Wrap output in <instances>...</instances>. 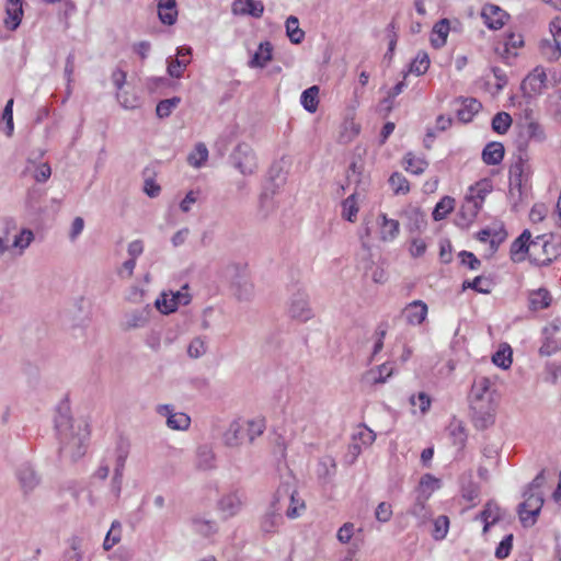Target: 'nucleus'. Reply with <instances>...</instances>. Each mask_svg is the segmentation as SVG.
<instances>
[{
    "label": "nucleus",
    "instance_id": "nucleus-53",
    "mask_svg": "<svg viewBox=\"0 0 561 561\" xmlns=\"http://www.w3.org/2000/svg\"><path fill=\"white\" fill-rule=\"evenodd\" d=\"M389 184L396 194H407L410 191L408 180L399 172L391 174Z\"/></svg>",
    "mask_w": 561,
    "mask_h": 561
},
{
    "label": "nucleus",
    "instance_id": "nucleus-43",
    "mask_svg": "<svg viewBox=\"0 0 561 561\" xmlns=\"http://www.w3.org/2000/svg\"><path fill=\"white\" fill-rule=\"evenodd\" d=\"M192 525L194 530L204 537H209L217 531V525L214 520L196 517L192 519Z\"/></svg>",
    "mask_w": 561,
    "mask_h": 561
},
{
    "label": "nucleus",
    "instance_id": "nucleus-5",
    "mask_svg": "<svg viewBox=\"0 0 561 561\" xmlns=\"http://www.w3.org/2000/svg\"><path fill=\"white\" fill-rule=\"evenodd\" d=\"M523 496L525 500L518 505V515L525 527L533 526L543 505V494L526 490Z\"/></svg>",
    "mask_w": 561,
    "mask_h": 561
},
{
    "label": "nucleus",
    "instance_id": "nucleus-25",
    "mask_svg": "<svg viewBox=\"0 0 561 561\" xmlns=\"http://www.w3.org/2000/svg\"><path fill=\"white\" fill-rule=\"evenodd\" d=\"M484 397H495V390L492 389V381L490 378L479 376L473 380L471 391L469 394V400L481 399Z\"/></svg>",
    "mask_w": 561,
    "mask_h": 561
},
{
    "label": "nucleus",
    "instance_id": "nucleus-60",
    "mask_svg": "<svg viewBox=\"0 0 561 561\" xmlns=\"http://www.w3.org/2000/svg\"><path fill=\"white\" fill-rule=\"evenodd\" d=\"M207 351L206 342L202 337H195L187 347V354L192 358H199Z\"/></svg>",
    "mask_w": 561,
    "mask_h": 561
},
{
    "label": "nucleus",
    "instance_id": "nucleus-57",
    "mask_svg": "<svg viewBox=\"0 0 561 561\" xmlns=\"http://www.w3.org/2000/svg\"><path fill=\"white\" fill-rule=\"evenodd\" d=\"M409 402L412 407H419L420 412L425 414L428 412L431 408V397L426 392H419L417 394H412L409 398Z\"/></svg>",
    "mask_w": 561,
    "mask_h": 561
},
{
    "label": "nucleus",
    "instance_id": "nucleus-56",
    "mask_svg": "<svg viewBox=\"0 0 561 561\" xmlns=\"http://www.w3.org/2000/svg\"><path fill=\"white\" fill-rule=\"evenodd\" d=\"M461 495L466 501L474 505L476 500H478L480 495V486L474 481L469 479L461 485Z\"/></svg>",
    "mask_w": 561,
    "mask_h": 561
},
{
    "label": "nucleus",
    "instance_id": "nucleus-47",
    "mask_svg": "<svg viewBox=\"0 0 561 561\" xmlns=\"http://www.w3.org/2000/svg\"><path fill=\"white\" fill-rule=\"evenodd\" d=\"M462 288L463 289L471 288L481 294H490L491 293V282L483 276H477L472 280H465L462 284Z\"/></svg>",
    "mask_w": 561,
    "mask_h": 561
},
{
    "label": "nucleus",
    "instance_id": "nucleus-31",
    "mask_svg": "<svg viewBox=\"0 0 561 561\" xmlns=\"http://www.w3.org/2000/svg\"><path fill=\"white\" fill-rule=\"evenodd\" d=\"M481 106V103L476 99H465L461 103V107L457 110V118L461 123H469L480 111Z\"/></svg>",
    "mask_w": 561,
    "mask_h": 561
},
{
    "label": "nucleus",
    "instance_id": "nucleus-42",
    "mask_svg": "<svg viewBox=\"0 0 561 561\" xmlns=\"http://www.w3.org/2000/svg\"><path fill=\"white\" fill-rule=\"evenodd\" d=\"M26 171H28L34 180L38 183L46 182L51 174V169L48 163H30V165L26 168Z\"/></svg>",
    "mask_w": 561,
    "mask_h": 561
},
{
    "label": "nucleus",
    "instance_id": "nucleus-35",
    "mask_svg": "<svg viewBox=\"0 0 561 561\" xmlns=\"http://www.w3.org/2000/svg\"><path fill=\"white\" fill-rule=\"evenodd\" d=\"M301 105L309 113H314L319 105V87L312 85L306 89L300 98Z\"/></svg>",
    "mask_w": 561,
    "mask_h": 561
},
{
    "label": "nucleus",
    "instance_id": "nucleus-9",
    "mask_svg": "<svg viewBox=\"0 0 561 561\" xmlns=\"http://www.w3.org/2000/svg\"><path fill=\"white\" fill-rule=\"evenodd\" d=\"M287 312L295 321L307 322L310 320L313 317V311L308 295L301 290L293 294L288 301Z\"/></svg>",
    "mask_w": 561,
    "mask_h": 561
},
{
    "label": "nucleus",
    "instance_id": "nucleus-45",
    "mask_svg": "<svg viewBox=\"0 0 561 561\" xmlns=\"http://www.w3.org/2000/svg\"><path fill=\"white\" fill-rule=\"evenodd\" d=\"M512 125V117L506 112H499L492 118V129L497 134H505Z\"/></svg>",
    "mask_w": 561,
    "mask_h": 561
},
{
    "label": "nucleus",
    "instance_id": "nucleus-64",
    "mask_svg": "<svg viewBox=\"0 0 561 561\" xmlns=\"http://www.w3.org/2000/svg\"><path fill=\"white\" fill-rule=\"evenodd\" d=\"M513 535L510 534L503 538V540L499 543V546L495 549V557L497 559H505L508 557L512 547H513Z\"/></svg>",
    "mask_w": 561,
    "mask_h": 561
},
{
    "label": "nucleus",
    "instance_id": "nucleus-54",
    "mask_svg": "<svg viewBox=\"0 0 561 561\" xmlns=\"http://www.w3.org/2000/svg\"><path fill=\"white\" fill-rule=\"evenodd\" d=\"M181 99L178 96L165 99L157 104L156 113L160 118L168 117L172 111L179 105Z\"/></svg>",
    "mask_w": 561,
    "mask_h": 561
},
{
    "label": "nucleus",
    "instance_id": "nucleus-6",
    "mask_svg": "<svg viewBox=\"0 0 561 561\" xmlns=\"http://www.w3.org/2000/svg\"><path fill=\"white\" fill-rule=\"evenodd\" d=\"M510 194L512 196L515 193L518 197H522L524 193V186L526 185L530 175V165L528 160L519 154L516 161L510 167Z\"/></svg>",
    "mask_w": 561,
    "mask_h": 561
},
{
    "label": "nucleus",
    "instance_id": "nucleus-55",
    "mask_svg": "<svg viewBox=\"0 0 561 561\" xmlns=\"http://www.w3.org/2000/svg\"><path fill=\"white\" fill-rule=\"evenodd\" d=\"M116 99L118 103L127 110H134L139 107L140 105L139 98L136 94L130 93L128 91L116 92Z\"/></svg>",
    "mask_w": 561,
    "mask_h": 561
},
{
    "label": "nucleus",
    "instance_id": "nucleus-33",
    "mask_svg": "<svg viewBox=\"0 0 561 561\" xmlns=\"http://www.w3.org/2000/svg\"><path fill=\"white\" fill-rule=\"evenodd\" d=\"M394 373V364L393 363H383L378 366L376 369H371L367 373L366 377L373 383H383L386 382Z\"/></svg>",
    "mask_w": 561,
    "mask_h": 561
},
{
    "label": "nucleus",
    "instance_id": "nucleus-37",
    "mask_svg": "<svg viewBox=\"0 0 561 561\" xmlns=\"http://www.w3.org/2000/svg\"><path fill=\"white\" fill-rule=\"evenodd\" d=\"M286 34L293 44H300L305 38V32L299 27V21L294 15L286 20Z\"/></svg>",
    "mask_w": 561,
    "mask_h": 561
},
{
    "label": "nucleus",
    "instance_id": "nucleus-2",
    "mask_svg": "<svg viewBox=\"0 0 561 561\" xmlns=\"http://www.w3.org/2000/svg\"><path fill=\"white\" fill-rule=\"evenodd\" d=\"M561 255V239L554 236H537L531 240L529 260L536 265L547 266Z\"/></svg>",
    "mask_w": 561,
    "mask_h": 561
},
{
    "label": "nucleus",
    "instance_id": "nucleus-8",
    "mask_svg": "<svg viewBox=\"0 0 561 561\" xmlns=\"http://www.w3.org/2000/svg\"><path fill=\"white\" fill-rule=\"evenodd\" d=\"M492 191V184L489 180H482L470 186L466 195V202L462 208L472 217H476L482 208L485 196Z\"/></svg>",
    "mask_w": 561,
    "mask_h": 561
},
{
    "label": "nucleus",
    "instance_id": "nucleus-52",
    "mask_svg": "<svg viewBox=\"0 0 561 561\" xmlns=\"http://www.w3.org/2000/svg\"><path fill=\"white\" fill-rule=\"evenodd\" d=\"M430 58L426 53H419L410 65V72L421 76L427 71Z\"/></svg>",
    "mask_w": 561,
    "mask_h": 561
},
{
    "label": "nucleus",
    "instance_id": "nucleus-41",
    "mask_svg": "<svg viewBox=\"0 0 561 561\" xmlns=\"http://www.w3.org/2000/svg\"><path fill=\"white\" fill-rule=\"evenodd\" d=\"M455 199L445 196L435 206L433 210V219L439 221L444 219L454 209Z\"/></svg>",
    "mask_w": 561,
    "mask_h": 561
},
{
    "label": "nucleus",
    "instance_id": "nucleus-30",
    "mask_svg": "<svg viewBox=\"0 0 561 561\" xmlns=\"http://www.w3.org/2000/svg\"><path fill=\"white\" fill-rule=\"evenodd\" d=\"M196 467L204 471L211 470L216 467V457L209 446L203 445L198 447L196 451Z\"/></svg>",
    "mask_w": 561,
    "mask_h": 561
},
{
    "label": "nucleus",
    "instance_id": "nucleus-22",
    "mask_svg": "<svg viewBox=\"0 0 561 561\" xmlns=\"http://www.w3.org/2000/svg\"><path fill=\"white\" fill-rule=\"evenodd\" d=\"M379 225L380 239L385 242L392 241L400 231V224L396 219H390L386 214H379L377 218Z\"/></svg>",
    "mask_w": 561,
    "mask_h": 561
},
{
    "label": "nucleus",
    "instance_id": "nucleus-15",
    "mask_svg": "<svg viewBox=\"0 0 561 561\" xmlns=\"http://www.w3.org/2000/svg\"><path fill=\"white\" fill-rule=\"evenodd\" d=\"M428 308L423 300H414L405 306L402 314L411 325H420L427 317Z\"/></svg>",
    "mask_w": 561,
    "mask_h": 561
},
{
    "label": "nucleus",
    "instance_id": "nucleus-38",
    "mask_svg": "<svg viewBox=\"0 0 561 561\" xmlns=\"http://www.w3.org/2000/svg\"><path fill=\"white\" fill-rule=\"evenodd\" d=\"M122 524L118 520H114L111 525L110 530L107 531L103 548L104 550L108 551L111 550L115 545H117L121 541L122 538Z\"/></svg>",
    "mask_w": 561,
    "mask_h": 561
},
{
    "label": "nucleus",
    "instance_id": "nucleus-63",
    "mask_svg": "<svg viewBox=\"0 0 561 561\" xmlns=\"http://www.w3.org/2000/svg\"><path fill=\"white\" fill-rule=\"evenodd\" d=\"M128 447L124 444H119L117 447V457H116V467L114 470V474L116 476H123L125 462L128 457Z\"/></svg>",
    "mask_w": 561,
    "mask_h": 561
},
{
    "label": "nucleus",
    "instance_id": "nucleus-40",
    "mask_svg": "<svg viewBox=\"0 0 561 561\" xmlns=\"http://www.w3.org/2000/svg\"><path fill=\"white\" fill-rule=\"evenodd\" d=\"M342 208V217L350 222H354L358 213V205L355 193L343 201Z\"/></svg>",
    "mask_w": 561,
    "mask_h": 561
},
{
    "label": "nucleus",
    "instance_id": "nucleus-4",
    "mask_svg": "<svg viewBox=\"0 0 561 561\" xmlns=\"http://www.w3.org/2000/svg\"><path fill=\"white\" fill-rule=\"evenodd\" d=\"M274 505H283L288 502L286 516L290 519L297 518L305 511V502L298 496L297 491L288 483L283 482L276 490L274 496Z\"/></svg>",
    "mask_w": 561,
    "mask_h": 561
},
{
    "label": "nucleus",
    "instance_id": "nucleus-34",
    "mask_svg": "<svg viewBox=\"0 0 561 561\" xmlns=\"http://www.w3.org/2000/svg\"><path fill=\"white\" fill-rule=\"evenodd\" d=\"M539 50L542 57L549 61L558 60L561 57V44L553 39H541Z\"/></svg>",
    "mask_w": 561,
    "mask_h": 561
},
{
    "label": "nucleus",
    "instance_id": "nucleus-21",
    "mask_svg": "<svg viewBox=\"0 0 561 561\" xmlns=\"http://www.w3.org/2000/svg\"><path fill=\"white\" fill-rule=\"evenodd\" d=\"M234 297L239 301H250L254 297V285L245 275H238L232 283Z\"/></svg>",
    "mask_w": 561,
    "mask_h": 561
},
{
    "label": "nucleus",
    "instance_id": "nucleus-51",
    "mask_svg": "<svg viewBox=\"0 0 561 561\" xmlns=\"http://www.w3.org/2000/svg\"><path fill=\"white\" fill-rule=\"evenodd\" d=\"M561 348V339L553 336V334H546V340L539 348L542 356H550Z\"/></svg>",
    "mask_w": 561,
    "mask_h": 561
},
{
    "label": "nucleus",
    "instance_id": "nucleus-59",
    "mask_svg": "<svg viewBox=\"0 0 561 561\" xmlns=\"http://www.w3.org/2000/svg\"><path fill=\"white\" fill-rule=\"evenodd\" d=\"M34 240V233L30 229H23L21 232L14 237L12 247L19 249L23 252Z\"/></svg>",
    "mask_w": 561,
    "mask_h": 561
},
{
    "label": "nucleus",
    "instance_id": "nucleus-46",
    "mask_svg": "<svg viewBox=\"0 0 561 561\" xmlns=\"http://www.w3.org/2000/svg\"><path fill=\"white\" fill-rule=\"evenodd\" d=\"M433 526V538L435 540H443L447 536L449 529V518L446 515H439L434 519Z\"/></svg>",
    "mask_w": 561,
    "mask_h": 561
},
{
    "label": "nucleus",
    "instance_id": "nucleus-12",
    "mask_svg": "<svg viewBox=\"0 0 561 561\" xmlns=\"http://www.w3.org/2000/svg\"><path fill=\"white\" fill-rule=\"evenodd\" d=\"M481 18L490 30L502 28L510 15L495 4H485L481 11Z\"/></svg>",
    "mask_w": 561,
    "mask_h": 561
},
{
    "label": "nucleus",
    "instance_id": "nucleus-3",
    "mask_svg": "<svg viewBox=\"0 0 561 561\" xmlns=\"http://www.w3.org/2000/svg\"><path fill=\"white\" fill-rule=\"evenodd\" d=\"M471 420L479 430L491 426L495 420L496 401L495 397L470 399Z\"/></svg>",
    "mask_w": 561,
    "mask_h": 561
},
{
    "label": "nucleus",
    "instance_id": "nucleus-7",
    "mask_svg": "<svg viewBox=\"0 0 561 561\" xmlns=\"http://www.w3.org/2000/svg\"><path fill=\"white\" fill-rule=\"evenodd\" d=\"M231 162L236 169L243 175H251L257 169L256 156L248 144H239L230 156Z\"/></svg>",
    "mask_w": 561,
    "mask_h": 561
},
{
    "label": "nucleus",
    "instance_id": "nucleus-11",
    "mask_svg": "<svg viewBox=\"0 0 561 561\" xmlns=\"http://www.w3.org/2000/svg\"><path fill=\"white\" fill-rule=\"evenodd\" d=\"M243 502V495L238 491H232L218 500L217 508L225 518H230L241 511Z\"/></svg>",
    "mask_w": 561,
    "mask_h": 561
},
{
    "label": "nucleus",
    "instance_id": "nucleus-17",
    "mask_svg": "<svg viewBox=\"0 0 561 561\" xmlns=\"http://www.w3.org/2000/svg\"><path fill=\"white\" fill-rule=\"evenodd\" d=\"M531 250V233L525 229L518 238H516L510 249L511 259L513 262H522L525 260L526 253Z\"/></svg>",
    "mask_w": 561,
    "mask_h": 561
},
{
    "label": "nucleus",
    "instance_id": "nucleus-39",
    "mask_svg": "<svg viewBox=\"0 0 561 561\" xmlns=\"http://www.w3.org/2000/svg\"><path fill=\"white\" fill-rule=\"evenodd\" d=\"M449 32V21L443 19L438 21L433 28V33L437 35V38H432V45L439 48L445 45Z\"/></svg>",
    "mask_w": 561,
    "mask_h": 561
},
{
    "label": "nucleus",
    "instance_id": "nucleus-48",
    "mask_svg": "<svg viewBox=\"0 0 561 561\" xmlns=\"http://www.w3.org/2000/svg\"><path fill=\"white\" fill-rule=\"evenodd\" d=\"M208 158V150L207 147L199 142L196 145L194 151L190 153L187 161L191 165L195 168H199L206 162Z\"/></svg>",
    "mask_w": 561,
    "mask_h": 561
},
{
    "label": "nucleus",
    "instance_id": "nucleus-28",
    "mask_svg": "<svg viewBox=\"0 0 561 561\" xmlns=\"http://www.w3.org/2000/svg\"><path fill=\"white\" fill-rule=\"evenodd\" d=\"M273 47L270 42H264L259 45L257 50L249 61L251 68H264L268 61L272 60Z\"/></svg>",
    "mask_w": 561,
    "mask_h": 561
},
{
    "label": "nucleus",
    "instance_id": "nucleus-10",
    "mask_svg": "<svg viewBox=\"0 0 561 561\" xmlns=\"http://www.w3.org/2000/svg\"><path fill=\"white\" fill-rule=\"evenodd\" d=\"M188 286L184 285L182 290H178L175 293H162L159 298H157L154 305L156 308L164 314H169L174 312L179 306H186L191 301V296L184 291L187 290Z\"/></svg>",
    "mask_w": 561,
    "mask_h": 561
},
{
    "label": "nucleus",
    "instance_id": "nucleus-62",
    "mask_svg": "<svg viewBox=\"0 0 561 561\" xmlns=\"http://www.w3.org/2000/svg\"><path fill=\"white\" fill-rule=\"evenodd\" d=\"M492 362L501 367V368H508L512 364V352L510 348L507 350H499L493 356Z\"/></svg>",
    "mask_w": 561,
    "mask_h": 561
},
{
    "label": "nucleus",
    "instance_id": "nucleus-16",
    "mask_svg": "<svg viewBox=\"0 0 561 561\" xmlns=\"http://www.w3.org/2000/svg\"><path fill=\"white\" fill-rule=\"evenodd\" d=\"M231 11L234 15H251L261 18L264 12V4L260 0H233Z\"/></svg>",
    "mask_w": 561,
    "mask_h": 561
},
{
    "label": "nucleus",
    "instance_id": "nucleus-32",
    "mask_svg": "<svg viewBox=\"0 0 561 561\" xmlns=\"http://www.w3.org/2000/svg\"><path fill=\"white\" fill-rule=\"evenodd\" d=\"M150 310L144 308L136 310L125 316L124 328L127 330L144 328L149 321Z\"/></svg>",
    "mask_w": 561,
    "mask_h": 561
},
{
    "label": "nucleus",
    "instance_id": "nucleus-18",
    "mask_svg": "<svg viewBox=\"0 0 561 561\" xmlns=\"http://www.w3.org/2000/svg\"><path fill=\"white\" fill-rule=\"evenodd\" d=\"M547 75L543 68L537 67L529 73L522 83V89L526 93H540L546 87Z\"/></svg>",
    "mask_w": 561,
    "mask_h": 561
},
{
    "label": "nucleus",
    "instance_id": "nucleus-13",
    "mask_svg": "<svg viewBox=\"0 0 561 561\" xmlns=\"http://www.w3.org/2000/svg\"><path fill=\"white\" fill-rule=\"evenodd\" d=\"M16 478L24 494L32 492L41 482L38 474L28 463H23L18 468Z\"/></svg>",
    "mask_w": 561,
    "mask_h": 561
},
{
    "label": "nucleus",
    "instance_id": "nucleus-26",
    "mask_svg": "<svg viewBox=\"0 0 561 561\" xmlns=\"http://www.w3.org/2000/svg\"><path fill=\"white\" fill-rule=\"evenodd\" d=\"M190 47H180L178 49V58L171 60L168 65V73L173 78H180L183 75V71L190 64V59H185V56L191 55Z\"/></svg>",
    "mask_w": 561,
    "mask_h": 561
},
{
    "label": "nucleus",
    "instance_id": "nucleus-24",
    "mask_svg": "<svg viewBox=\"0 0 561 561\" xmlns=\"http://www.w3.org/2000/svg\"><path fill=\"white\" fill-rule=\"evenodd\" d=\"M524 46V38L522 34L518 33H508L505 36V42L503 48H496L497 53L505 60H510L517 56L516 49Z\"/></svg>",
    "mask_w": 561,
    "mask_h": 561
},
{
    "label": "nucleus",
    "instance_id": "nucleus-23",
    "mask_svg": "<svg viewBox=\"0 0 561 561\" xmlns=\"http://www.w3.org/2000/svg\"><path fill=\"white\" fill-rule=\"evenodd\" d=\"M245 440H248L245 436V427L243 423L238 421L232 422L224 434V442L228 447H238Z\"/></svg>",
    "mask_w": 561,
    "mask_h": 561
},
{
    "label": "nucleus",
    "instance_id": "nucleus-36",
    "mask_svg": "<svg viewBox=\"0 0 561 561\" xmlns=\"http://www.w3.org/2000/svg\"><path fill=\"white\" fill-rule=\"evenodd\" d=\"M403 161L405 170L415 175L422 174L428 165V162L424 158L416 157L412 152H408Z\"/></svg>",
    "mask_w": 561,
    "mask_h": 561
},
{
    "label": "nucleus",
    "instance_id": "nucleus-20",
    "mask_svg": "<svg viewBox=\"0 0 561 561\" xmlns=\"http://www.w3.org/2000/svg\"><path fill=\"white\" fill-rule=\"evenodd\" d=\"M428 496L417 495L408 513L416 518L417 526H424L432 517L431 507L427 505Z\"/></svg>",
    "mask_w": 561,
    "mask_h": 561
},
{
    "label": "nucleus",
    "instance_id": "nucleus-49",
    "mask_svg": "<svg viewBox=\"0 0 561 561\" xmlns=\"http://www.w3.org/2000/svg\"><path fill=\"white\" fill-rule=\"evenodd\" d=\"M524 133L529 140L542 142L546 139L543 128L537 122H528L524 127Z\"/></svg>",
    "mask_w": 561,
    "mask_h": 561
},
{
    "label": "nucleus",
    "instance_id": "nucleus-61",
    "mask_svg": "<svg viewBox=\"0 0 561 561\" xmlns=\"http://www.w3.org/2000/svg\"><path fill=\"white\" fill-rule=\"evenodd\" d=\"M335 461L332 457H323L318 463V473L320 477H330L335 472Z\"/></svg>",
    "mask_w": 561,
    "mask_h": 561
},
{
    "label": "nucleus",
    "instance_id": "nucleus-44",
    "mask_svg": "<svg viewBox=\"0 0 561 561\" xmlns=\"http://www.w3.org/2000/svg\"><path fill=\"white\" fill-rule=\"evenodd\" d=\"M243 425L245 427V436L249 443H252L265 431V422L263 420L247 421Z\"/></svg>",
    "mask_w": 561,
    "mask_h": 561
},
{
    "label": "nucleus",
    "instance_id": "nucleus-27",
    "mask_svg": "<svg viewBox=\"0 0 561 561\" xmlns=\"http://www.w3.org/2000/svg\"><path fill=\"white\" fill-rule=\"evenodd\" d=\"M552 297L546 288H539L529 293L528 302L529 309L538 311L546 309L550 306Z\"/></svg>",
    "mask_w": 561,
    "mask_h": 561
},
{
    "label": "nucleus",
    "instance_id": "nucleus-19",
    "mask_svg": "<svg viewBox=\"0 0 561 561\" xmlns=\"http://www.w3.org/2000/svg\"><path fill=\"white\" fill-rule=\"evenodd\" d=\"M22 16V0H7L4 26L10 31H15L21 24Z\"/></svg>",
    "mask_w": 561,
    "mask_h": 561
},
{
    "label": "nucleus",
    "instance_id": "nucleus-58",
    "mask_svg": "<svg viewBox=\"0 0 561 561\" xmlns=\"http://www.w3.org/2000/svg\"><path fill=\"white\" fill-rule=\"evenodd\" d=\"M171 420H168V426L176 431H185L191 424V417L183 412H178L176 415H170Z\"/></svg>",
    "mask_w": 561,
    "mask_h": 561
},
{
    "label": "nucleus",
    "instance_id": "nucleus-50",
    "mask_svg": "<svg viewBox=\"0 0 561 561\" xmlns=\"http://www.w3.org/2000/svg\"><path fill=\"white\" fill-rule=\"evenodd\" d=\"M481 520H488L491 523H497L500 520V507L493 502L489 501L482 512L477 516Z\"/></svg>",
    "mask_w": 561,
    "mask_h": 561
},
{
    "label": "nucleus",
    "instance_id": "nucleus-29",
    "mask_svg": "<svg viewBox=\"0 0 561 561\" xmlns=\"http://www.w3.org/2000/svg\"><path fill=\"white\" fill-rule=\"evenodd\" d=\"M504 158V147L501 142H490L482 151V160L488 165L501 163Z\"/></svg>",
    "mask_w": 561,
    "mask_h": 561
},
{
    "label": "nucleus",
    "instance_id": "nucleus-1",
    "mask_svg": "<svg viewBox=\"0 0 561 561\" xmlns=\"http://www.w3.org/2000/svg\"><path fill=\"white\" fill-rule=\"evenodd\" d=\"M59 450L71 459L84 455L90 432L84 421H73L68 409H59L55 419Z\"/></svg>",
    "mask_w": 561,
    "mask_h": 561
},
{
    "label": "nucleus",
    "instance_id": "nucleus-14",
    "mask_svg": "<svg viewBox=\"0 0 561 561\" xmlns=\"http://www.w3.org/2000/svg\"><path fill=\"white\" fill-rule=\"evenodd\" d=\"M283 505H274V499L271 502L270 511L266 512L261 519V530L264 534H275L283 523L280 514Z\"/></svg>",
    "mask_w": 561,
    "mask_h": 561
}]
</instances>
